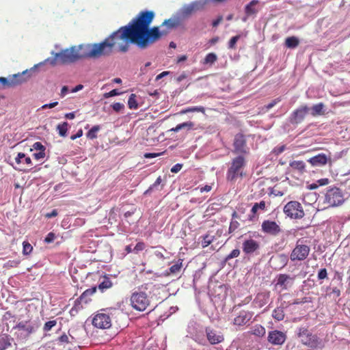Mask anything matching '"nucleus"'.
Wrapping results in <instances>:
<instances>
[{
	"mask_svg": "<svg viewBox=\"0 0 350 350\" xmlns=\"http://www.w3.org/2000/svg\"><path fill=\"white\" fill-rule=\"evenodd\" d=\"M154 16L153 11H141L127 25L99 42L103 57L110 56L114 51L126 53L131 43L145 49L157 42L160 35L157 28L150 27Z\"/></svg>",
	"mask_w": 350,
	"mask_h": 350,
	"instance_id": "f257e3e1",
	"label": "nucleus"
},
{
	"mask_svg": "<svg viewBox=\"0 0 350 350\" xmlns=\"http://www.w3.org/2000/svg\"><path fill=\"white\" fill-rule=\"evenodd\" d=\"M103 57L99 43L93 44H81L72 46L54 53V56L48 58L45 62L54 66L57 64H66L75 62L81 59L99 58Z\"/></svg>",
	"mask_w": 350,
	"mask_h": 350,
	"instance_id": "f03ea898",
	"label": "nucleus"
},
{
	"mask_svg": "<svg viewBox=\"0 0 350 350\" xmlns=\"http://www.w3.org/2000/svg\"><path fill=\"white\" fill-rule=\"evenodd\" d=\"M152 284H145L132 293L130 302L131 306L136 310L144 311L150 305V299L145 291L150 288Z\"/></svg>",
	"mask_w": 350,
	"mask_h": 350,
	"instance_id": "7ed1b4c3",
	"label": "nucleus"
},
{
	"mask_svg": "<svg viewBox=\"0 0 350 350\" xmlns=\"http://www.w3.org/2000/svg\"><path fill=\"white\" fill-rule=\"evenodd\" d=\"M298 336L301 338V343L308 347L312 349H322L324 347L322 340L317 335L312 334L306 327L299 329Z\"/></svg>",
	"mask_w": 350,
	"mask_h": 350,
	"instance_id": "20e7f679",
	"label": "nucleus"
},
{
	"mask_svg": "<svg viewBox=\"0 0 350 350\" xmlns=\"http://www.w3.org/2000/svg\"><path fill=\"white\" fill-rule=\"evenodd\" d=\"M245 165V161L243 156H238L234 158L227 172V180L230 182H234L238 178H241Z\"/></svg>",
	"mask_w": 350,
	"mask_h": 350,
	"instance_id": "39448f33",
	"label": "nucleus"
},
{
	"mask_svg": "<svg viewBox=\"0 0 350 350\" xmlns=\"http://www.w3.org/2000/svg\"><path fill=\"white\" fill-rule=\"evenodd\" d=\"M306 242L302 239H299L297 241L295 246L290 254L291 261H303L308 258L310 252V247L308 245L306 244Z\"/></svg>",
	"mask_w": 350,
	"mask_h": 350,
	"instance_id": "423d86ee",
	"label": "nucleus"
},
{
	"mask_svg": "<svg viewBox=\"0 0 350 350\" xmlns=\"http://www.w3.org/2000/svg\"><path fill=\"white\" fill-rule=\"evenodd\" d=\"M345 202L342 191L338 187L327 189L325 196V202L330 206H338Z\"/></svg>",
	"mask_w": 350,
	"mask_h": 350,
	"instance_id": "0eeeda50",
	"label": "nucleus"
},
{
	"mask_svg": "<svg viewBox=\"0 0 350 350\" xmlns=\"http://www.w3.org/2000/svg\"><path fill=\"white\" fill-rule=\"evenodd\" d=\"M284 214L291 219H301L304 217V211L301 204L297 201H290L284 207Z\"/></svg>",
	"mask_w": 350,
	"mask_h": 350,
	"instance_id": "6e6552de",
	"label": "nucleus"
},
{
	"mask_svg": "<svg viewBox=\"0 0 350 350\" xmlns=\"http://www.w3.org/2000/svg\"><path fill=\"white\" fill-rule=\"evenodd\" d=\"M92 325L99 329H107L111 326L110 316L104 312H98L92 321Z\"/></svg>",
	"mask_w": 350,
	"mask_h": 350,
	"instance_id": "1a4fd4ad",
	"label": "nucleus"
},
{
	"mask_svg": "<svg viewBox=\"0 0 350 350\" xmlns=\"http://www.w3.org/2000/svg\"><path fill=\"white\" fill-rule=\"evenodd\" d=\"M180 21L178 17L171 18L167 20H165L161 25V27H165L161 30L159 29V27L154 26V27L157 28L158 31L159 32V38H158V41L162 38L163 36H166L171 30L176 28L180 25Z\"/></svg>",
	"mask_w": 350,
	"mask_h": 350,
	"instance_id": "9d476101",
	"label": "nucleus"
},
{
	"mask_svg": "<svg viewBox=\"0 0 350 350\" xmlns=\"http://www.w3.org/2000/svg\"><path fill=\"white\" fill-rule=\"evenodd\" d=\"M15 161L18 167H14V169L24 172H28L31 169V167H25V165L27 167H31L33 165L31 158L29 157H27L26 154L23 152L18 153L16 157L15 158Z\"/></svg>",
	"mask_w": 350,
	"mask_h": 350,
	"instance_id": "9b49d317",
	"label": "nucleus"
},
{
	"mask_svg": "<svg viewBox=\"0 0 350 350\" xmlns=\"http://www.w3.org/2000/svg\"><path fill=\"white\" fill-rule=\"evenodd\" d=\"M261 228L263 232L272 236H277L282 232L281 228L275 221L268 219L262 221Z\"/></svg>",
	"mask_w": 350,
	"mask_h": 350,
	"instance_id": "f8f14e48",
	"label": "nucleus"
},
{
	"mask_svg": "<svg viewBox=\"0 0 350 350\" xmlns=\"http://www.w3.org/2000/svg\"><path fill=\"white\" fill-rule=\"evenodd\" d=\"M233 146L234 152L235 153H247L248 151L247 148L246 139L243 134L238 133L235 135L233 142Z\"/></svg>",
	"mask_w": 350,
	"mask_h": 350,
	"instance_id": "ddd939ff",
	"label": "nucleus"
},
{
	"mask_svg": "<svg viewBox=\"0 0 350 350\" xmlns=\"http://www.w3.org/2000/svg\"><path fill=\"white\" fill-rule=\"evenodd\" d=\"M205 332L206 338L211 345L219 344L224 340V336L220 331L207 327Z\"/></svg>",
	"mask_w": 350,
	"mask_h": 350,
	"instance_id": "4468645a",
	"label": "nucleus"
},
{
	"mask_svg": "<svg viewBox=\"0 0 350 350\" xmlns=\"http://www.w3.org/2000/svg\"><path fill=\"white\" fill-rule=\"evenodd\" d=\"M254 312L249 310H241L233 320V325L242 327L246 325L253 317Z\"/></svg>",
	"mask_w": 350,
	"mask_h": 350,
	"instance_id": "2eb2a0df",
	"label": "nucleus"
},
{
	"mask_svg": "<svg viewBox=\"0 0 350 350\" xmlns=\"http://www.w3.org/2000/svg\"><path fill=\"white\" fill-rule=\"evenodd\" d=\"M286 336L283 332L274 330L269 332L267 340L274 345H281L286 340Z\"/></svg>",
	"mask_w": 350,
	"mask_h": 350,
	"instance_id": "dca6fc26",
	"label": "nucleus"
},
{
	"mask_svg": "<svg viewBox=\"0 0 350 350\" xmlns=\"http://www.w3.org/2000/svg\"><path fill=\"white\" fill-rule=\"evenodd\" d=\"M309 111L310 108L308 107L306 105H301L293 112L291 122L296 124L301 122L306 116L308 113Z\"/></svg>",
	"mask_w": 350,
	"mask_h": 350,
	"instance_id": "f3484780",
	"label": "nucleus"
},
{
	"mask_svg": "<svg viewBox=\"0 0 350 350\" xmlns=\"http://www.w3.org/2000/svg\"><path fill=\"white\" fill-rule=\"evenodd\" d=\"M259 248V243L252 239L245 240L242 244V249L245 254H253L258 250Z\"/></svg>",
	"mask_w": 350,
	"mask_h": 350,
	"instance_id": "a211bd4d",
	"label": "nucleus"
},
{
	"mask_svg": "<svg viewBox=\"0 0 350 350\" xmlns=\"http://www.w3.org/2000/svg\"><path fill=\"white\" fill-rule=\"evenodd\" d=\"M269 297H270V292L269 291H263V292H260V293H258L254 301H253V304L254 306V307H256V308H262L265 305H266L269 300Z\"/></svg>",
	"mask_w": 350,
	"mask_h": 350,
	"instance_id": "6ab92c4d",
	"label": "nucleus"
},
{
	"mask_svg": "<svg viewBox=\"0 0 350 350\" xmlns=\"http://www.w3.org/2000/svg\"><path fill=\"white\" fill-rule=\"evenodd\" d=\"M328 161V157L324 153L319 154L316 156H314L310 158L308 161L312 166H323L327 164Z\"/></svg>",
	"mask_w": 350,
	"mask_h": 350,
	"instance_id": "aec40b11",
	"label": "nucleus"
},
{
	"mask_svg": "<svg viewBox=\"0 0 350 350\" xmlns=\"http://www.w3.org/2000/svg\"><path fill=\"white\" fill-rule=\"evenodd\" d=\"M29 77V71L26 70L21 73L12 75L10 79L14 83V86H16L26 82Z\"/></svg>",
	"mask_w": 350,
	"mask_h": 350,
	"instance_id": "412c9836",
	"label": "nucleus"
},
{
	"mask_svg": "<svg viewBox=\"0 0 350 350\" xmlns=\"http://www.w3.org/2000/svg\"><path fill=\"white\" fill-rule=\"evenodd\" d=\"M18 330L24 331L27 336H29L34 332V327L29 321H21L14 327Z\"/></svg>",
	"mask_w": 350,
	"mask_h": 350,
	"instance_id": "4be33fe9",
	"label": "nucleus"
},
{
	"mask_svg": "<svg viewBox=\"0 0 350 350\" xmlns=\"http://www.w3.org/2000/svg\"><path fill=\"white\" fill-rule=\"evenodd\" d=\"M289 166L300 173H303L306 170V164L303 161H293L290 162Z\"/></svg>",
	"mask_w": 350,
	"mask_h": 350,
	"instance_id": "5701e85b",
	"label": "nucleus"
},
{
	"mask_svg": "<svg viewBox=\"0 0 350 350\" xmlns=\"http://www.w3.org/2000/svg\"><path fill=\"white\" fill-rule=\"evenodd\" d=\"M265 328L259 324L255 325L251 328L250 334L258 337H263L265 335Z\"/></svg>",
	"mask_w": 350,
	"mask_h": 350,
	"instance_id": "b1692460",
	"label": "nucleus"
},
{
	"mask_svg": "<svg viewBox=\"0 0 350 350\" xmlns=\"http://www.w3.org/2000/svg\"><path fill=\"white\" fill-rule=\"evenodd\" d=\"M259 3L258 0H252L245 7V12L247 16H251L257 13L254 6Z\"/></svg>",
	"mask_w": 350,
	"mask_h": 350,
	"instance_id": "393cba45",
	"label": "nucleus"
},
{
	"mask_svg": "<svg viewBox=\"0 0 350 350\" xmlns=\"http://www.w3.org/2000/svg\"><path fill=\"white\" fill-rule=\"evenodd\" d=\"M324 105L322 103H319L313 105L310 110H311V115L312 116H317L324 114Z\"/></svg>",
	"mask_w": 350,
	"mask_h": 350,
	"instance_id": "a878e982",
	"label": "nucleus"
},
{
	"mask_svg": "<svg viewBox=\"0 0 350 350\" xmlns=\"http://www.w3.org/2000/svg\"><path fill=\"white\" fill-rule=\"evenodd\" d=\"M299 44V39L295 36L288 37L285 40V45L287 48L295 49Z\"/></svg>",
	"mask_w": 350,
	"mask_h": 350,
	"instance_id": "bb28decb",
	"label": "nucleus"
},
{
	"mask_svg": "<svg viewBox=\"0 0 350 350\" xmlns=\"http://www.w3.org/2000/svg\"><path fill=\"white\" fill-rule=\"evenodd\" d=\"M272 317L278 321L284 319V311L283 307H277L272 312Z\"/></svg>",
	"mask_w": 350,
	"mask_h": 350,
	"instance_id": "cd10ccee",
	"label": "nucleus"
},
{
	"mask_svg": "<svg viewBox=\"0 0 350 350\" xmlns=\"http://www.w3.org/2000/svg\"><path fill=\"white\" fill-rule=\"evenodd\" d=\"M96 291V287H92L91 288H88L87 290H85L82 294L79 297V299L80 300V301H84L85 303H87L88 301V298L92 295Z\"/></svg>",
	"mask_w": 350,
	"mask_h": 350,
	"instance_id": "c85d7f7f",
	"label": "nucleus"
},
{
	"mask_svg": "<svg viewBox=\"0 0 350 350\" xmlns=\"http://www.w3.org/2000/svg\"><path fill=\"white\" fill-rule=\"evenodd\" d=\"M189 112H201L202 113H204L205 109L202 106L191 107L181 110L180 113L185 114Z\"/></svg>",
	"mask_w": 350,
	"mask_h": 350,
	"instance_id": "c756f323",
	"label": "nucleus"
},
{
	"mask_svg": "<svg viewBox=\"0 0 350 350\" xmlns=\"http://www.w3.org/2000/svg\"><path fill=\"white\" fill-rule=\"evenodd\" d=\"M12 87H14V83L10 81V79L0 77V90Z\"/></svg>",
	"mask_w": 350,
	"mask_h": 350,
	"instance_id": "7c9ffc66",
	"label": "nucleus"
},
{
	"mask_svg": "<svg viewBox=\"0 0 350 350\" xmlns=\"http://www.w3.org/2000/svg\"><path fill=\"white\" fill-rule=\"evenodd\" d=\"M193 126H194V123L193 122L189 121V122H183V123L176 125V126L175 128L172 129L171 131L178 132L180 130L185 129V128H187L188 129H193Z\"/></svg>",
	"mask_w": 350,
	"mask_h": 350,
	"instance_id": "2f4dec72",
	"label": "nucleus"
},
{
	"mask_svg": "<svg viewBox=\"0 0 350 350\" xmlns=\"http://www.w3.org/2000/svg\"><path fill=\"white\" fill-rule=\"evenodd\" d=\"M68 124L64 122L62 124H59L57 126V131L61 137H66L67 135Z\"/></svg>",
	"mask_w": 350,
	"mask_h": 350,
	"instance_id": "473e14b6",
	"label": "nucleus"
},
{
	"mask_svg": "<svg viewBox=\"0 0 350 350\" xmlns=\"http://www.w3.org/2000/svg\"><path fill=\"white\" fill-rule=\"evenodd\" d=\"M100 129V126L99 125L94 126L86 134V136L88 139H94L97 137V132Z\"/></svg>",
	"mask_w": 350,
	"mask_h": 350,
	"instance_id": "72a5a7b5",
	"label": "nucleus"
},
{
	"mask_svg": "<svg viewBox=\"0 0 350 350\" xmlns=\"http://www.w3.org/2000/svg\"><path fill=\"white\" fill-rule=\"evenodd\" d=\"M10 346H11V342L8 336L0 337V350H5Z\"/></svg>",
	"mask_w": 350,
	"mask_h": 350,
	"instance_id": "f704fd0d",
	"label": "nucleus"
},
{
	"mask_svg": "<svg viewBox=\"0 0 350 350\" xmlns=\"http://www.w3.org/2000/svg\"><path fill=\"white\" fill-rule=\"evenodd\" d=\"M112 286V282L109 278L105 277L103 282L98 285V288L103 291L104 290L108 289Z\"/></svg>",
	"mask_w": 350,
	"mask_h": 350,
	"instance_id": "c9c22d12",
	"label": "nucleus"
},
{
	"mask_svg": "<svg viewBox=\"0 0 350 350\" xmlns=\"http://www.w3.org/2000/svg\"><path fill=\"white\" fill-rule=\"evenodd\" d=\"M128 106L131 109H136L138 107V104L136 100V95L131 94L128 100Z\"/></svg>",
	"mask_w": 350,
	"mask_h": 350,
	"instance_id": "e433bc0d",
	"label": "nucleus"
},
{
	"mask_svg": "<svg viewBox=\"0 0 350 350\" xmlns=\"http://www.w3.org/2000/svg\"><path fill=\"white\" fill-rule=\"evenodd\" d=\"M217 60V56L214 53H208L204 60L205 64H213Z\"/></svg>",
	"mask_w": 350,
	"mask_h": 350,
	"instance_id": "4c0bfd02",
	"label": "nucleus"
},
{
	"mask_svg": "<svg viewBox=\"0 0 350 350\" xmlns=\"http://www.w3.org/2000/svg\"><path fill=\"white\" fill-rule=\"evenodd\" d=\"M266 208V204L265 201H260L259 203H255L252 208V212L253 214H256L258 210L265 211Z\"/></svg>",
	"mask_w": 350,
	"mask_h": 350,
	"instance_id": "58836bf2",
	"label": "nucleus"
},
{
	"mask_svg": "<svg viewBox=\"0 0 350 350\" xmlns=\"http://www.w3.org/2000/svg\"><path fill=\"white\" fill-rule=\"evenodd\" d=\"M69 336L64 334L59 337V341L62 342H76L77 340L75 338V337L71 334L70 330L68 332Z\"/></svg>",
	"mask_w": 350,
	"mask_h": 350,
	"instance_id": "ea45409f",
	"label": "nucleus"
},
{
	"mask_svg": "<svg viewBox=\"0 0 350 350\" xmlns=\"http://www.w3.org/2000/svg\"><path fill=\"white\" fill-rule=\"evenodd\" d=\"M214 240L213 236H210L209 234H206L202 237V247H206L208 246Z\"/></svg>",
	"mask_w": 350,
	"mask_h": 350,
	"instance_id": "a19ab883",
	"label": "nucleus"
},
{
	"mask_svg": "<svg viewBox=\"0 0 350 350\" xmlns=\"http://www.w3.org/2000/svg\"><path fill=\"white\" fill-rule=\"evenodd\" d=\"M32 250H33V247L29 242L24 241L23 243V254L24 255L29 254L32 252Z\"/></svg>",
	"mask_w": 350,
	"mask_h": 350,
	"instance_id": "79ce46f5",
	"label": "nucleus"
},
{
	"mask_svg": "<svg viewBox=\"0 0 350 350\" xmlns=\"http://www.w3.org/2000/svg\"><path fill=\"white\" fill-rule=\"evenodd\" d=\"M240 38H241L240 35H237V36L232 37L228 42V49H234L236 48V44H237V41L240 39Z\"/></svg>",
	"mask_w": 350,
	"mask_h": 350,
	"instance_id": "37998d69",
	"label": "nucleus"
},
{
	"mask_svg": "<svg viewBox=\"0 0 350 350\" xmlns=\"http://www.w3.org/2000/svg\"><path fill=\"white\" fill-rule=\"evenodd\" d=\"M290 278V277L286 274H280L279 275L277 280V284L280 286H284L285 282Z\"/></svg>",
	"mask_w": 350,
	"mask_h": 350,
	"instance_id": "c03bdc74",
	"label": "nucleus"
},
{
	"mask_svg": "<svg viewBox=\"0 0 350 350\" xmlns=\"http://www.w3.org/2000/svg\"><path fill=\"white\" fill-rule=\"evenodd\" d=\"M182 267V262H177L176 264L173 265L170 268V271L171 273H176L180 271Z\"/></svg>",
	"mask_w": 350,
	"mask_h": 350,
	"instance_id": "a18cd8bd",
	"label": "nucleus"
},
{
	"mask_svg": "<svg viewBox=\"0 0 350 350\" xmlns=\"http://www.w3.org/2000/svg\"><path fill=\"white\" fill-rule=\"evenodd\" d=\"M20 262H21V260L18 259L8 260L5 264L4 267H7V268L17 267L18 266V265L20 264Z\"/></svg>",
	"mask_w": 350,
	"mask_h": 350,
	"instance_id": "49530a36",
	"label": "nucleus"
},
{
	"mask_svg": "<svg viewBox=\"0 0 350 350\" xmlns=\"http://www.w3.org/2000/svg\"><path fill=\"white\" fill-rule=\"evenodd\" d=\"M57 324V322L55 320L49 321L45 323L44 325V331L49 332L50 331L53 327H55Z\"/></svg>",
	"mask_w": 350,
	"mask_h": 350,
	"instance_id": "de8ad7c7",
	"label": "nucleus"
},
{
	"mask_svg": "<svg viewBox=\"0 0 350 350\" xmlns=\"http://www.w3.org/2000/svg\"><path fill=\"white\" fill-rule=\"evenodd\" d=\"M240 254V250L239 249H234L225 258V260H229L233 258H236L239 256Z\"/></svg>",
	"mask_w": 350,
	"mask_h": 350,
	"instance_id": "09e8293b",
	"label": "nucleus"
},
{
	"mask_svg": "<svg viewBox=\"0 0 350 350\" xmlns=\"http://www.w3.org/2000/svg\"><path fill=\"white\" fill-rule=\"evenodd\" d=\"M239 226V223L237 221H232L230 224L228 232L232 233Z\"/></svg>",
	"mask_w": 350,
	"mask_h": 350,
	"instance_id": "8fccbe9b",
	"label": "nucleus"
},
{
	"mask_svg": "<svg viewBox=\"0 0 350 350\" xmlns=\"http://www.w3.org/2000/svg\"><path fill=\"white\" fill-rule=\"evenodd\" d=\"M32 147H33V148L34 150H38V151H45V150H46L45 146H43L42 144V143L39 142H35L33 144Z\"/></svg>",
	"mask_w": 350,
	"mask_h": 350,
	"instance_id": "3c124183",
	"label": "nucleus"
},
{
	"mask_svg": "<svg viewBox=\"0 0 350 350\" xmlns=\"http://www.w3.org/2000/svg\"><path fill=\"white\" fill-rule=\"evenodd\" d=\"M111 107L115 111L119 112L124 108V105L120 103H115L111 105Z\"/></svg>",
	"mask_w": 350,
	"mask_h": 350,
	"instance_id": "603ef678",
	"label": "nucleus"
},
{
	"mask_svg": "<svg viewBox=\"0 0 350 350\" xmlns=\"http://www.w3.org/2000/svg\"><path fill=\"white\" fill-rule=\"evenodd\" d=\"M145 248V243L144 242H139L136 244L133 249V252L138 253L139 251L144 250Z\"/></svg>",
	"mask_w": 350,
	"mask_h": 350,
	"instance_id": "864d4df0",
	"label": "nucleus"
},
{
	"mask_svg": "<svg viewBox=\"0 0 350 350\" xmlns=\"http://www.w3.org/2000/svg\"><path fill=\"white\" fill-rule=\"evenodd\" d=\"M55 239V234L51 232H49L44 239V242L46 243H52Z\"/></svg>",
	"mask_w": 350,
	"mask_h": 350,
	"instance_id": "5fc2aeb1",
	"label": "nucleus"
},
{
	"mask_svg": "<svg viewBox=\"0 0 350 350\" xmlns=\"http://www.w3.org/2000/svg\"><path fill=\"white\" fill-rule=\"evenodd\" d=\"M327 277V269L325 268L320 269L318 273V278L319 280H323V279L326 278Z\"/></svg>",
	"mask_w": 350,
	"mask_h": 350,
	"instance_id": "6e6d98bb",
	"label": "nucleus"
},
{
	"mask_svg": "<svg viewBox=\"0 0 350 350\" xmlns=\"http://www.w3.org/2000/svg\"><path fill=\"white\" fill-rule=\"evenodd\" d=\"M45 151H39L38 152H36L33 154V157L36 160H40L45 157Z\"/></svg>",
	"mask_w": 350,
	"mask_h": 350,
	"instance_id": "4d7b16f0",
	"label": "nucleus"
},
{
	"mask_svg": "<svg viewBox=\"0 0 350 350\" xmlns=\"http://www.w3.org/2000/svg\"><path fill=\"white\" fill-rule=\"evenodd\" d=\"M183 167V164L177 163L171 168V172L178 173Z\"/></svg>",
	"mask_w": 350,
	"mask_h": 350,
	"instance_id": "13d9d810",
	"label": "nucleus"
},
{
	"mask_svg": "<svg viewBox=\"0 0 350 350\" xmlns=\"http://www.w3.org/2000/svg\"><path fill=\"white\" fill-rule=\"evenodd\" d=\"M281 99L280 98H277L274 100H273L271 103H269L267 106H266V108L267 109H270L271 108H272L273 107H274L277 103H278L279 102H280Z\"/></svg>",
	"mask_w": 350,
	"mask_h": 350,
	"instance_id": "bf43d9fd",
	"label": "nucleus"
},
{
	"mask_svg": "<svg viewBox=\"0 0 350 350\" xmlns=\"http://www.w3.org/2000/svg\"><path fill=\"white\" fill-rule=\"evenodd\" d=\"M161 183V176H159L157 178V180H155L154 183L152 186H150L148 190H146L144 192V194H146L149 191H150L152 189L153 187H155V186L159 185Z\"/></svg>",
	"mask_w": 350,
	"mask_h": 350,
	"instance_id": "052dcab7",
	"label": "nucleus"
},
{
	"mask_svg": "<svg viewBox=\"0 0 350 350\" xmlns=\"http://www.w3.org/2000/svg\"><path fill=\"white\" fill-rule=\"evenodd\" d=\"M120 93L118 92V90L114 89V90H112L111 91H110L109 92L106 93L105 94V97L107 98V97H110V96H113L118 95Z\"/></svg>",
	"mask_w": 350,
	"mask_h": 350,
	"instance_id": "680f3d73",
	"label": "nucleus"
},
{
	"mask_svg": "<svg viewBox=\"0 0 350 350\" xmlns=\"http://www.w3.org/2000/svg\"><path fill=\"white\" fill-rule=\"evenodd\" d=\"M57 211L56 209H53L51 213H48L45 215L46 218L55 217L57 215Z\"/></svg>",
	"mask_w": 350,
	"mask_h": 350,
	"instance_id": "e2e57ef3",
	"label": "nucleus"
},
{
	"mask_svg": "<svg viewBox=\"0 0 350 350\" xmlns=\"http://www.w3.org/2000/svg\"><path fill=\"white\" fill-rule=\"evenodd\" d=\"M82 135H83V131H82V129H79L75 135H73L70 137V139L72 140H75L79 137H81Z\"/></svg>",
	"mask_w": 350,
	"mask_h": 350,
	"instance_id": "0e129e2a",
	"label": "nucleus"
},
{
	"mask_svg": "<svg viewBox=\"0 0 350 350\" xmlns=\"http://www.w3.org/2000/svg\"><path fill=\"white\" fill-rule=\"evenodd\" d=\"M223 20L222 16H219L216 20L213 21L212 25L213 27H216Z\"/></svg>",
	"mask_w": 350,
	"mask_h": 350,
	"instance_id": "69168bd1",
	"label": "nucleus"
},
{
	"mask_svg": "<svg viewBox=\"0 0 350 350\" xmlns=\"http://www.w3.org/2000/svg\"><path fill=\"white\" fill-rule=\"evenodd\" d=\"M170 74V72L168 71H163L161 73L159 74L156 78H155V80L156 81H159L161 79H162L163 77H164L165 76H167Z\"/></svg>",
	"mask_w": 350,
	"mask_h": 350,
	"instance_id": "338daca9",
	"label": "nucleus"
},
{
	"mask_svg": "<svg viewBox=\"0 0 350 350\" xmlns=\"http://www.w3.org/2000/svg\"><path fill=\"white\" fill-rule=\"evenodd\" d=\"M317 183L321 186L327 185L329 183V179L328 178H321L318 180Z\"/></svg>",
	"mask_w": 350,
	"mask_h": 350,
	"instance_id": "774afa93",
	"label": "nucleus"
}]
</instances>
